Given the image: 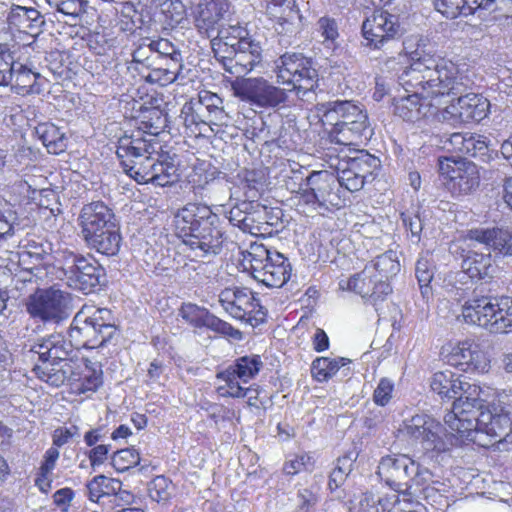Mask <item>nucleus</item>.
Instances as JSON below:
<instances>
[{"mask_svg":"<svg viewBox=\"0 0 512 512\" xmlns=\"http://www.w3.org/2000/svg\"><path fill=\"white\" fill-rule=\"evenodd\" d=\"M410 65L399 75V84L411 93L394 98V114L407 122H417L438 112L432 99L462 94L468 87L452 61L436 58L423 49L407 52Z\"/></svg>","mask_w":512,"mask_h":512,"instance_id":"obj_1","label":"nucleus"},{"mask_svg":"<svg viewBox=\"0 0 512 512\" xmlns=\"http://www.w3.org/2000/svg\"><path fill=\"white\" fill-rule=\"evenodd\" d=\"M176 233L199 256L218 255L225 241L220 218L207 205L188 203L174 216Z\"/></svg>","mask_w":512,"mask_h":512,"instance_id":"obj_2","label":"nucleus"},{"mask_svg":"<svg viewBox=\"0 0 512 512\" xmlns=\"http://www.w3.org/2000/svg\"><path fill=\"white\" fill-rule=\"evenodd\" d=\"M73 345L61 333H53L36 339L29 347V352L38 356L42 362L35 365L33 371L36 376L54 387L70 382L73 375V366L70 355Z\"/></svg>","mask_w":512,"mask_h":512,"instance_id":"obj_3","label":"nucleus"},{"mask_svg":"<svg viewBox=\"0 0 512 512\" xmlns=\"http://www.w3.org/2000/svg\"><path fill=\"white\" fill-rule=\"evenodd\" d=\"M462 317L465 323L493 334L512 333V298L474 297L463 305Z\"/></svg>","mask_w":512,"mask_h":512,"instance_id":"obj_4","label":"nucleus"},{"mask_svg":"<svg viewBox=\"0 0 512 512\" xmlns=\"http://www.w3.org/2000/svg\"><path fill=\"white\" fill-rule=\"evenodd\" d=\"M277 82L287 85L288 93L294 92L302 101H312L318 87V71L311 58L302 53H285L275 62Z\"/></svg>","mask_w":512,"mask_h":512,"instance_id":"obj_5","label":"nucleus"},{"mask_svg":"<svg viewBox=\"0 0 512 512\" xmlns=\"http://www.w3.org/2000/svg\"><path fill=\"white\" fill-rule=\"evenodd\" d=\"M361 31L365 46L371 49L383 50L387 54L401 53L406 49L401 42L405 28L400 17L386 10H375L363 21Z\"/></svg>","mask_w":512,"mask_h":512,"instance_id":"obj_6","label":"nucleus"},{"mask_svg":"<svg viewBox=\"0 0 512 512\" xmlns=\"http://www.w3.org/2000/svg\"><path fill=\"white\" fill-rule=\"evenodd\" d=\"M244 261L249 263L253 278L270 288L282 287L291 276L288 259L263 244H251Z\"/></svg>","mask_w":512,"mask_h":512,"instance_id":"obj_7","label":"nucleus"},{"mask_svg":"<svg viewBox=\"0 0 512 512\" xmlns=\"http://www.w3.org/2000/svg\"><path fill=\"white\" fill-rule=\"evenodd\" d=\"M484 391L477 385H467L464 394L453 402L452 410L444 416V422L452 433L462 439L475 434L478 419L487 405L483 398Z\"/></svg>","mask_w":512,"mask_h":512,"instance_id":"obj_8","label":"nucleus"},{"mask_svg":"<svg viewBox=\"0 0 512 512\" xmlns=\"http://www.w3.org/2000/svg\"><path fill=\"white\" fill-rule=\"evenodd\" d=\"M116 333L112 312L107 308L84 306L73 318L70 337L83 338L91 348L104 346Z\"/></svg>","mask_w":512,"mask_h":512,"instance_id":"obj_9","label":"nucleus"},{"mask_svg":"<svg viewBox=\"0 0 512 512\" xmlns=\"http://www.w3.org/2000/svg\"><path fill=\"white\" fill-rule=\"evenodd\" d=\"M501 397L487 404L478 419L475 434L467 440L481 446H489L495 442L509 441L512 435V417L506 406L502 405Z\"/></svg>","mask_w":512,"mask_h":512,"instance_id":"obj_10","label":"nucleus"},{"mask_svg":"<svg viewBox=\"0 0 512 512\" xmlns=\"http://www.w3.org/2000/svg\"><path fill=\"white\" fill-rule=\"evenodd\" d=\"M25 309L33 319L44 323H60L70 315L69 296L54 287L37 289L26 299Z\"/></svg>","mask_w":512,"mask_h":512,"instance_id":"obj_11","label":"nucleus"},{"mask_svg":"<svg viewBox=\"0 0 512 512\" xmlns=\"http://www.w3.org/2000/svg\"><path fill=\"white\" fill-rule=\"evenodd\" d=\"M235 96L260 108L274 109L288 102L286 88L271 84L263 77L245 78L232 84Z\"/></svg>","mask_w":512,"mask_h":512,"instance_id":"obj_12","label":"nucleus"},{"mask_svg":"<svg viewBox=\"0 0 512 512\" xmlns=\"http://www.w3.org/2000/svg\"><path fill=\"white\" fill-rule=\"evenodd\" d=\"M380 168V160L367 151H358L337 165L338 183L349 192L363 188L365 182Z\"/></svg>","mask_w":512,"mask_h":512,"instance_id":"obj_13","label":"nucleus"},{"mask_svg":"<svg viewBox=\"0 0 512 512\" xmlns=\"http://www.w3.org/2000/svg\"><path fill=\"white\" fill-rule=\"evenodd\" d=\"M263 49L254 39L240 42L235 50L223 47L219 50V64L223 69L236 76L242 77L261 65Z\"/></svg>","mask_w":512,"mask_h":512,"instance_id":"obj_14","label":"nucleus"},{"mask_svg":"<svg viewBox=\"0 0 512 512\" xmlns=\"http://www.w3.org/2000/svg\"><path fill=\"white\" fill-rule=\"evenodd\" d=\"M65 265L64 274L68 285L85 294L94 291L104 280L105 270L94 259L70 253Z\"/></svg>","mask_w":512,"mask_h":512,"instance_id":"obj_15","label":"nucleus"},{"mask_svg":"<svg viewBox=\"0 0 512 512\" xmlns=\"http://www.w3.org/2000/svg\"><path fill=\"white\" fill-rule=\"evenodd\" d=\"M400 431L420 443L425 451L441 452L445 449V443L441 438V424L426 414H417L404 420Z\"/></svg>","mask_w":512,"mask_h":512,"instance_id":"obj_16","label":"nucleus"},{"mask_svg":"<svg viewBox=\"0 0 512 512\" xmlns=\"http://www.w3.org/2000/svg\"><path fill=\"white\" fill-rule=\"evenodd\" d=\"M219 303L233 318L252 321L253 315L265 313L254 293L248 288L229 287L219 294Z\"/></svg>","mask_w":512,"mask_h":512,"instance_id":"obj_17","label":"nucleus"},{"mask_svg":"<svg viewBox=\"0 0 512 512\" xmlns=\"http://www.w3.org/2000/svg\"><path fill=\"white\" fill-rule=\"evenodd\" d=\"M192 17L196 30L211 38L221 26L230 9L229 0H196L192 5Z\"/></svg>","mask_w":512,"mask_h":512,"instance_id":"obj_18","label":"nucleus"},{"mask_svg":"<svg viewBox=\"0 0 512 512\" xmlns=\"http://www.w3.org/2000/svg\"><path fill=\"white\" fill-rule=\"evenodd\" d=\"M306 186L315 191L318 207L323 212L340 209L346 205V199L341 195V185L338 176L334 177L328 171H314L306 178Z\"/></svg>","mask_w":512,"mask_h":512,"instance_id":"obj_19","label":"nucleus"},{"mask_svg":"<svg viewBox=\"0 0 512 512\" xmlns=\"http://www.w3.org/2000/svg\"><path fill=\"white\" fill-rule=\"evenodd\" d=\"M179 315L188 324L196 328L206 327L234 340L242 339V332L240 330L235 329L229 323L216 317L204 307L193 303H184L179 310Z\"/></svg>","mask_w":512,"mask_h":512,"instance_id":"obj_20","label":"nucleus"},{"mask_svg":"<svg viewBox=\"0 0 512 512\" xmlns=\"http://www.w3.org/2000/svg\"><path fill=\"white\" fill-rule=\"evenodd\" d=\"M158 149L160 144L156 138H148L141 131H137L119 138L116 154L122 168H126L134 161L143 160V156L149 157L157 153Z\"/></svg>","mask_w":512,"mask_h":512,"instance_id":"obj_21","label":"nucleus"},{"mask_svg":"<svg viewBox=\"0 0 512 512\" xmlns=\"http://www.w3.org/2000/svg\"><path fill=\"white\" fill-rule=\"evenodd\" d=\"M450 361L465 372L484 373L490 366L486 353L474 339L458 342L451 351Z\"/></svg>","mask_w":512,"mask_h":512,"instance_id":"obj_22","label":"nucleus"},{"mask_svg":"<svg viewBox=\"0 0 512 512\" xmlns=\"http://www.w3.org/2000/svg\"><path fill=\"white\" fill-rule=\"evenodd\" d=\"M78 221L82 237L119 225L113 210L102 201L85 204L80 211Z\"/></svg>","mask_w":512,"mask_h":512,"instance_id":"obj_23","label":"nucleus"},{"mask_svg":"<svg viewBox=\"0 0 512 512\" xmlns=\"http://www.w3.org/2000/svg\"><path fill=\"white\" fill-rule=\"evenodd\" d=\"M468 238L508 258V263L512 266V230L498 227L475 228L468 231Z\"/></svg>","mask_w":512,"mask_h":512,"instance_id":"obj_24","label":"nucleus"},{"mask_svg":"<svg viewBox=\"0 0 512 512\" xmlns=\"http://www.w3.org/2000/svg\"><path fill=\"white\" fill-rule=\"evenodd\" d=\"M489 102L486 98L475 93L460 95L457 102L448 107L447 113L457 117L461 122L481 121L489 111Z\"/></svg>","mask_w":512,"mask_h":512,"instance_id":"obj_25","label":"nucleus"},{"mask_svg":"<svg viewBox=\"0 0 512 512\" xmlns=\"http://www.w3.org/2000/svg\"><path fill=\"white\" fill-rule=\"evenodd\" d=\"M320 111H322L323 122L332 125L333 128H336V123L343 124L346 121L354 123L355 120H364L367 116L360 106L348 100L327 102L322 105Z\"/></svg>","mask_w":512,"mask_h":512,"instance_id":"obj_26","label":"nucleus"},{"mask_svg":"<svg viewBox=\"0 0 512 512\" xmlns=\"http://www.w3.org/2000/svg\"><path fill=\"white\" fill-rule=\"evenodd\" d=\"M331 138L341 145H358L362 140H368L372 136V129L368 121V115L364 120H355L353 122H343L337 124L336 128L331 130Z\"/></svg>","mask_w":512,"mask_h":512,"instance_id":"obj_27","label":"nucleus"},{"mask_svg":"<svg viewBox=\"0 0 512 512\" xmlns=\"http://www.w3.org/2000/svg\"><path fill=\"white\" fill-rule=\"evenodd\" d=\"M460 166L454 171L452 180L447 183L448 189L454 195H468L475 191L480 184V175L478 167L464 160L459 163Z\"/></svg>","mask_w":512,"mask_h":512,"instance_id":"obj_28","label":"nucleus"},{"mask_svg":"<svg viewBox=\"0 0 512 512\" xmlns=\"http://www.w3.org/2000/svg\"><path fill=\"white\" fill-rule=\"evenodd\" d=\"M264 209L254 200H242L237 202L228 212L227 218L229 222L241 229L245 233L255 234V230H259L255 225V215Z\"/></svg>","mask_w":512,"mask_h":512,"instance_id":"obj_29","label":"nucleus"},{"mask_svg":"<svg viewBox=\"0 0 512 512\" xmlns=\"http://www.w3.org/2000/svg\"><path fill=\"white\" fill-rule=\"evenodd\" d=\"M83 239L89 248L106 256L116 255L122 243L119 225L101 229L90 235L83 236Z\"/></svg>","mask_w":512,"mask_h":512,"instance_id":"obj_30","label":"nucleus"},{"mask_svg":"<svg viewBox=\"0 0 512 512\" xmlns=\"http://www.w3.org/2000/svg\"><path fill=\"white\" fill-rule=\"evenodd\" d=\"M402 483H401V495L404 496L405 501H411V498L415 494L412 492L414 488H418L419 485H424L431 481L433 473L426 467H423L420 463L414 461L412 458L407 456V463L403 466Z\"/></svg>","mask_w":512,"mask_h":512,"instance_id":"obj_31","label":"nucleus"},{"mask_svg":"<svg viewBox=\"0 0 512 512\" xmlns=\"http://www.w3.org/2000/svg\"><path fill=\"white\" fill-rule=\"evenodd\" d=\"M102 374V368L99 363L85 359L84 367L80 372L73 370L70 385L78 394L95 392L103 383Z\"/></svg>","mask_w":512,"mask_h":512,"instance_id":"obj_32","label":"nucleus"},{"mask_svg":"<svg viewBox=\"0 0 512 512\" xmlns=\"http://www.w3.org/2000/svg\"><path fill=\"white\" fill-rule=\"evenodd\" d=\"M404 463H407V455L400 454L382 457L378 465V475L397 493L401 490Z\"/></svg>","mask_w":512,"mask_h":512,"instance_id":"obj_33","label":"nucleus"},{"mask_svg":"<svg viewBox=\"0 0 512 512\" xmlns=\"http://www.w3.org/2000/svg\"><path fill=\"white\" fill-rule=\"evenodd\" d=\"M463 271L472 279L490 282L495 271L490 254L469 253L462 262Z\"/></svg>","mask_w":512,"mask_h":512,"instance_id":"obj_34","label":"nucleus"},{"mask_svg":"<svg viewBox=\"0 0 512 512\" xmlns=\"http://www.w3.org/2000/svg\"><path fill=\"white\" fill-rule=\"evenodd\" d=\"M276 18L275 31L279 36V43L282 45L292 44V40L300 33L303 26V16L299 8L288 11L285 16L278 15Z\"/></svg>","mask_w":512,"mask_h":512,"instance_id":"obj_35","label":"nucleus"},{"mask_svg":"<svg viewBox=\"0 0 512 512\" xmlns=\"http://www.w3.org/2000/svg\"><path fill=\"white\" fill-rule=\"evenodd\" d=\"M206 112L202 103H199V101L191 102L184 105L180 118L183 120L186 129H189L194 135H200L203 133L202 128L211 123V118Z\"/></svg>","mask_w":512,"mask_h":512,"instance_id":"obj_36","label":"nucleus"},{"mask_svg":"<svg viewBox=\"0 0 512 512\" xmlns=\"http://www.w3.org/2000/svg\"><path fill=\"white\" fill-rule=\"evenodd\" d=\"M35 133L47 148L49 153L59 154L67 147L65 133L52 123H40L35 127Z\"/></svg>","mask_w":512,"mask_h":512,"instance_id":"obj_37","label":"nucleus"},{"mask_svg":"<svg viewBox=\"0 0 512 512\" xmlns=\"http://www.w3.org/2000/svg\"><path fill=\"white\" fill-rule=\"evenodd\" d=\"M376 279L377 276L373 273V267L366 265L360 273L346 280H340L339 288L355 292L365 298L369 297Z\"/></svg>","mask_w":512,"mask_h":512,"instance_id":"obj_38","label":"nucleus"},{"mask_svg":"<svg viewBox=\"0 0 512 512\" xmlns=\"http://www.w3.org/2000/svg\"><path fill=\"white\" fill-rule=\"evenodd\" d=\"M229 31H231V29L219 28L215 33L216 35H213L210 38L212 51L217 62H220V54L218 53L220 49L226 46L235 50L237 46L240 45V42L251 39V37L248 36L247 31L243 28L232 29V31L236 33L235 35L233 34V36H229Z\"/></svg>","mask_w":512,"mask_h":512,"instance_id":"obj_39","label":"nucleus"},{"mask_svg":"<svg viewBox=\"0 0 512 512\" xmlns=\"http://www.w3.org/2000/svg\"><path fill=\"white\" fill-rule=\"evenodd\" d=\"M345 358L318 357L311 365L312 377L318 382L328 381L346 364Z\"/></svg>","mask_w":512,"mask_h":512,"instance_id":"obj_40","label":"nucleus"},{"mask_svg":"<svg viewBox=\"0 0 512 512\" xmlns=\"http://www.w3.org/2000/svg\"><path fill=\"white\" fill-rule=\"evenodd\" d=\"M263 366L259 355L243 356L235 360L234 364L228 366L242 383H247L254 378Z\"/></svg>","mask_w":512,"mask_h":512,"instance_id":"obj_41","label":"nucleus"},{"mask_svg":"<svg viewBox=\"0 0 512 512\" xmlns=\"http://www.w3.org/2000/svg\"><path fill=\"white\" fill-rule=\"evenodd\" d=\"M373 267V273L377 278L389 280L397 275L400 271V263L394 251H387L375 258L373 263L369 265Z\"/></svg>","mask_w":512,"mask_h":512,"instance_id":"obj_42","label":"nucleus"},{"mask_svg":"<svg viewBox=\"0 0 512 512\" xmlns=\"http://www.w3.org/2000/svg\"><path fill=\"white\" fill-rule=\"evenodd\" d=\"M87 490L89 499L97 502L102 496L116 494L117 490L121 492V482L119 480L109 479L104 475H97L88 482Z\"/></svg>","mask_w":512,"mask_h":512,"instance_id":"obj_43","label":"nucleus"},{"mask_svg":"<svg viewBox=\"0 0 512 512\" xmlns=\"http://www.w3.org/2000/svg\"><path fill=\"white\" fill-rule=\"evenodd\" d=\"M141 123L146 129L147 137L156 138L164 130L167 123V115L157 107L147 108L142 112Z\"/></svg>","mask_w":512,"mask_h":512,"instance_id":"obj_44","label":"nucleus"},{"mask_svg":"<svg viewBox=\"0 0 512 512\" xmlns=\"http://www.w3.org/2000/svg\"><path fill=\"white\" fill-rule=\"evenodd\" d=\"M354 461L355 457H353L352 453L337 459V464L329 476L328 486L330 490L338 489L344 484L352 471Z\"/></svg>","mask_w":512,"mask_h":512,"instance_id":"obj_45","label":"nucleus"},{"mask_svg":"<svg viewBox=\"0 0 512 512\" xmlns=\"http://www.w3.org/2000/svg\"><path fill=\"white\" fill-rule=\"evenodd\" d=\"M415 276L424 299L431 295L430 282L434 277V266L428 256H421L416 263Z\"/></svg>","mask_w":512,"mask_h":512,"instance_id":"obj_46","label":"nucleus"},{"mask_svg":"<svg viewBox=\"0 0 512 512\" xmlns=\"http://www.w3.org/2000/svg\"><path fill=\"white\" fill-rule=\"evenodd\" d=\"M88 2L86 0H63V2L54 6L57 13L68 18L73 25L81 21L86 13Z\"/></svg>","mask_w":512,"mask_h":512,"instance_id":"obj_47","label":"nucleus"},{"mask_svg":"<svg viewBox=\"0 0 512 512\" xmlns=\"http://www.w3.org/2000/svg\"><path fill=\"white\" fill-rule=\"evenodd\" d=\"M156 160L149 155L144 157L143 160H137L130 165L123 168L124 172L133 178L139 184H148V179L151 176L152 168Z\"/></svg>","mask_w":512,"mask_h":512,"instance_id":"obj_48","label":"nucleus"},{"mask_svg":"<svg viewBox=\"0 0 512 512\" xmlns=\"http://www.w3.org/2000/svg\"><path fill=\"white\" fill-rule=\"evenodd\" d=\"M164 67H159L153 71L150 77H157L156 80L161 85H166L174 82L182 69V56H174L170 59H165Z\"/></svg>","mask_w":512,"mask_h":512,"instance_id":"obj_49","label":"nucleus"},{"mask_svg":"<svg viewBox=\"0 0 512 512\" xmlns=\"http://www.w3.org/2000/svg\"><path fill=\"white\" fill-rule=\"evenodd\" d=\"M492 151L489 148L487 138L482 135L470 134L466 143L465 155L478 158L483 162H488L491 158Z\"/></svg>","mask_w":512,"mask_h":512,"instance_id":"obj_50","label":"nucleus"},{"mask_svg":"<svg viewBox=\"0 0 512 512\" xmlns=\"http://www.w3.org/2000/svg\"><path fill=\"white\" fill-rule=\"evenodd\" d=\"M151 176L148 179V183L154 184L159 187L170 186L175 181V167L172 164L156 162L151 167Z\"/></svg>","mask_w":512,"mask_h":512,"instance_id":"obj_51","label":"nucleus"},{"mask_svg":"<svg viewBox=\"0 0 512 512\" xmlns=\"http://www.w3.org/2000/svg\"><path fill=\"white\" fill-rule=\"evenodd\" d=\"M217 378L226 383L227 389L224 394L231 397L243 398L254 391L252 388H243L240 385L241 381L238 379V376L228 367L224 371L219 372Z\"/></svg>","mask_w":512,"mask_h":512,"instance_id":"obj_52","label":"nucleus"},{"mask_svg":"<svg viewBox=\"0 0 512 512\" xmlns=\"http://www.w3.org/2000/svg\"><path fill=\"white\" fill-rule=\"evenodd\" d=\"M401 219L403 221L404 226L411 232V239L414 242H419L421 237V232L424 228L425 223V211H420L418 208L414 212H403L401 213Z\"/></svg>","mask_w":512,"mask_h":512,"instance_id":"obj_53","label":"nucleus"},{"mask_svg":"<svg viewBox=\"0 0 512 512\" xmlns=\"http://www.w3.org/2000/svg\"><path fill=\"white\" fill-rule=\"evenodd\" d=\"M37 77L38 73L32 71L26 65L17 62L14 68H12L10 85L27 90L34 85Z\"/></svg>","mask_w":512,"mask_h":512,"instance_id":"obj_54","label":"nucleus"},{"mask_svg":"<svg viewBox=\"0 0 512 512\" xmlns=\"http://www.w3.org/2000/svg\"><path fill=\"white\" fill-rule=\"evenodd\" d=\"M466 13L472 15L478 11H501L507 12L510 9L509 4H512V0H465Z\"/></svg>","mask_w":512,"mask_h":512,"instance_id":"obj_55","label":"nucleus"},{"mask_svg":"<svg viewBox=\"0 0 512 512\" xmlns=\"http://www.w3.org/2000/svg\"><path fill=\"white\" fill-rule=\"evenodd\" d=\"M140 455L133 448L118 450L112 457V464L119 472H125L128 469L140 464Z\"/></svg>","mask_w":512,"mask_h":512,"instance_id":"obj_56","label":"nucleus"},{"mask_svg":"<svg viewBox=\"0 0 512 512\" xmlns=\"http://www.w3.org/2000/svg\"><path fill=\"white\" fill-rule=\"evenodd\" d=\"M433 5L439 13L449 19L469 15L466 13L465 0H433Z\"/></svg>","mask_w":512,"mask_h":512,"instance_id":"obj_57","label":"nucleus"},{"mask_svg":"<svg viewBox=\"0 0 512 512\" xmlns=\"http://www.w3.org/2000/svg\"><path fill=\"white\" fill-rule=\"evenodd\" d=\"M20 230L16 213L10 208L0 210V240H7Z\"/></svg>","mask_w":512,"mask_h":512,"instance_id":"obj_58","label":"nucleus"},{"mask_svg":"<svg viewBox=\"0 0 512 512\" xmlns=\"http://www.w3.org/2000/svg\"><path fill=\"white\" fill-rule=\"evenodd\" d=\"M198 101L199 103L203 104L204 108H206V114H209L211 123L223 120L224 110L221 106L222 99L220 97H218L216 94L206 92L204 95H200Z\"/></svg>","mask_w":512,"mask_h":512,"instance_id":"obj_59","label":"nucleus"},{"mask_svg":"<svg viewBox=\"0 0 512 512\" xmlns=\"http://www.w3.org/2000/svg\"><path fill=\"white\" fill-rule=\"evenodd\" d=\"M162 12L170 25H178L185 18L186 8L181 0H166L162 4Z\"/></svg>","mask_w":512,"mask_h":512,"instance_id":"obj_60","label":"nucleus"},{"mask_svg":"<svg viewBox=\"0 0 512 512\" xmlns=\"http://www.w3.org/2000/svg\"><path fill=\"white\" fill-rule=\"evenodd\" d=\"M171 482L164 476H157L149 486V495L152 500L164 502L170 498Z\"/></svg>","mask_w":512,"mask_h":512,"instance_id":"obj_61","label":"nucleus"},{"mask_svg":"<svg viewBox=\"0 0 512 512\" xmlns=\"http://www.w3.org/2000/svg\"><path fill=\"white\" fill-rule=\"evenodd\" d=\"M22 251L19 253V261L21 264L27 262V259H33L36 263H40L48 256V252L42 244L34 241H28L27 244L21 246Z\"/></svg>","mask_w":512,"mask_h":512,"instance_id":"obj_62","label":"nucleus"},{"mask_svg":"<svg viewBox=\"0 0 512 512\" xmlns=\"http://www.w3.org/2000/svg\"><path fill=\"white\" fill-rule=\"evenodd\" d=\"M454 373L451 371H443L437 372L433 375L431 380V389L439 394L441 397L447 398L448 393H450L451 382L453 379Z\"/></svg>","mask_w":512,"mask_h":512,"instance_id":"obj_63","label":"nucleus"},{"mask_svg":"<svg viewBox=\"0 0 512 512\" xmlns=\"http://www.w3.org/2000/svg\"><path fill=\"white\" fill-rule=\"evenodd\" d=\"M394 391V383L388 378H381L373 393V400L379 406H386Z\"/></svg>","mask_w":512,"mask_h":512,"instance_id":"obj_64","label":"nucleus"}]
</instances>
